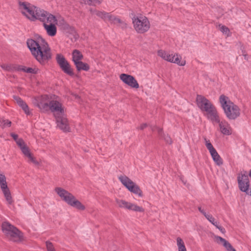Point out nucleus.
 <instances>
[{"label":"nucleus","mask_w":251,"mask_h":251,"mask_svg":"<svg viewBox=\"0 0 251 251\" xmlns=\"http://www.w3.org/2000/svg\"><path fill=\"white\" fill-rule=\"evenodd\" d=\"M26 44L32 55L40 64L45 65L51 59V49L43 38L28 39Z\"/></svg>","instance_id":"1"},{"label":"nucleus","mask_w":251,"mask_h":251,"mask_svg":"<svg viewBox=\"0 0 251 251\" xmlns=\"http://www.w3.org/2000/svg\"><path fill=\"white\" fill-rule=\"evenodd\" d=\"M219 102L228 119L234 120L240 116V108L232 102L228 97L221 95L219 97Z\"/></svg>","instance_id":"2"},{"label":"nucleus","mask_w":251,"mask_h":251,"mask_svg":"<svg viewBox=\"0 0 251 251\" xmlns=\"http://www.w3.org/2000/svg\"><path fill=\"white\" fill-rule=\"evenodd\" d=\"M198 107L203 113L207 119L211 121L219 114L216 107L208 99L201 95H198L196 99Z\"/></svg>","instance_id":"3"},{"label":"nucleus","mask_w":251,"mask_h":251,"mask_svg":"<svg viewBox=\"0 0 251 251\" xmlns=\"http://www.w3.org/2000/svg\"><path fill=\"white\" fill-rule=\"evenodd\" d=\"M19 8L20 12L31 21L37 20L42 9L27 2H19Z\"/></svg>","instance_id":"4"},{"label":"nucleus","mask_w":251,"mask_h":251,"mask_svg":"<svg viewBox=\"0 0 251 251\" xmlns=\"http://www.w3.org/2000/svg\"><path fill=\"white\" fill-rule=\"evenodd\" d=\"M55 191L61 199L69 205L79 210L85 209V206L68 191L60 187L56 188Z\"/></svg>","instance_id":"5"},{"label":"nucleus","mask_w":251,"mask_h":251,"mask_svg":"<svg viewBox=\"0 0 251 251\" xmlns=\"http://www.w3.org/2000/svg\"><path fill=\"white\" fill-rule=\"evenodd\" d=\"M2 230L5 237L9 240L19 242L23 240V233L15 226L7 222H4L1 226Z\"/></svg>","instance_id":"6"},{"label":"nucleus","mask_w":251,"mask_h":251,"mask_svg":"<svg viewBox=\"0 0 251 251\" xmlns=\"http://www.w3.org/2000/svg\"><path fill=\"white\" fill-rule=\"evenodd\" d=\"M132 22L133 27L138 33H144L150 28L151 24L149 19L143 15H134L132 18Z\"/></svg>","instance_id":"7"},{"label":"nucleus","mask_w":251,"mask_h":251,"mask_svg":"<svg viewBox=\"0 0 251 251\" xmlns=\"http://www.w3.org/2000/svg\"><path fill=\"white\" fill-rule=\"evenodd\" d=\"M157 55L166 61L176 64L180 66H183L186 64L185 60L182 59L181 55L177 53L170 54L165 50H160L157 51Z\"/></svg>","instance_id":"8"},{"label":"nucleus","mask_w":251,"mask_h":251,"mask_svg":"<svg viewBox=\"0 0 251 251\" xmlns=\"http://www.w3.org/2000/svg\"><path fill=\"white\" fill-rule=\"evenodd\" d=\"M119 179L129 191L142 197L143 193L140 187L127 176L123 175L119 176Z\"/></svg>","instance_id":"9"},{"label":"nucleus","mask_w":251,"mask_h":251,"mask_svg":"<svg viewBox=\"0 0 251 251\" xmlns=\"http://www.w3.org/2000/svg\"><path fill=\"white\" fill-rule=\"evenodd\" d=\"M215 117L211 122L214 125L218 124L220 132L225 135H231L232 129L229 124L225 119L221 120L219 114Z\"/></svg>","instance_id":"10"},{"label":"nucleus","mask_w":251,"mask_h":251,"mask_svg":"<svg viewBox=\"0 0 251 251\" xmlns=\"http://www.w3.org/2000/svg\"><path fill=\"white\" fill-rule=\"evenodd\" d=\"M52 96L48 95H42L36 97L33 100V103L38 107L43 112L47 111L49 110L50 101Z\"/></svg>","instance_id":"11"},{"label":"nucleus","mask_w":251,"mask_h":251,"mask_svg":"<svg viewBox=\"0 0 251 251\" xmlns=\"http://www.w3.org/2000/svg\"><path fill=\"white\" fill-rule=\"evenodd\" d=\"M50 109L54 114L55 117L62 115L65 113V108L62 103L59 100L57 97H52L49 107Z\"/></svg>","instance_id":"12"},{"label":"nucleus","mask_w":251,"mask_h":251,"mask_svg":"<svg viewBox=\"0 0 251 251\" xmlns=\"http://www.w3.org/2000/svg\"><path fill=\"white\" fill-rule=\"evenodd\" d=\"M0 188L7 203L11 204L13 202V200L10 191L8 187L6 178L5 175L1 173H0Z\"/></svg>","instance_id":"13"},{"label":"nucleus","mask_w":251,"mask_h":251,"mask_svg":"<svg viewBox=\"0 0 251 251\" xmlns=\"http://www.w3.org/2000/svg\"><path fill=\"white\" fill-rule=\"evenodd\" d=\"M37 20L43 23V26L46 25H49L58 23L57 19L54 15L43 9L42 10Z\"/></svg>","instance_id":"14"},{"label":"nucleus","mask_w":251,"mask_h":251,"mask_svg":"<svg viewBox=\"0 0 251 251\" xmlns=\"http://www.w3.org/2000/svg\"><path fill=\"white\" fill-rule=\"evenodd\" d=\"M115 201L117 205L120 208H125L136 212H143L144 211V209L143 207L139 206L135 204L126 201L125 200L116 199Z\"/></svg>","instance_id":"15"},{"label":"nucleus","mask_w":251,"mask_h":251,"mask_svg":"<svg viewBox=\"0 0 251 251\" xmlns=\"http://www.w3.org/2000/svg\"><path fill=\"white\" fill-rule=\"evenodd\" d=\"M237 181L239 189L242 192L248 193L250 187V180L247 173L245 172L239 174Z\"/></svg>","instance_id":"16"},{"label":"nucleus","mask_w":251,"mask_h":251,"mask_svg":"<svg viewBox=\"0 0 251 251\" xmlns=\"http://www.w3.org/2000/svg\"><path fill=\"white\" fill-rule=\"evenodd\" d=\"M120 79L126 84L132 88L138 89L139 85L134 76L126 74H122L119 76Z\"/></svg>","instance_id":"17"},{"label":"nucleus","mask_w":251,"mask_h":251,"mask_svg":"<svg viewBox=\"0 0 251 251\" xmlns=\"http://www.w3.org/2000/svg\"><path fill=\"white\" fill-rule=\"evenodd\" d=\"M198 210L210 223L218 228L223 234L226 233V229L220 225L219 222L216 221L212 215L207 213L201 206L198 207Z\"/></svg>","instance_id":"18"},{"label":"nucleus","mask_w":251,"mask_h":251,"mask_svg":"<svg viewBox=\"0 0 251 251\" xmlns=\"http://www.w3.org/2000/svg\"><path fill=\"white\" fill-rule=\"evenodd\" d=\"M18 146L20 148L24 155L28 158L29 161L36 165L39 164V162L35 159V158L31 153L29 148L27 147L24 141L22 143H21V141H19L18 143Z\"/></svg>","instance_id":"19"},{"label":"nucleus","mask_w":251,"mask_h":251,"mask_svg":"<svg viewBox=\"0 0 251 251\" xmlns=\"http://www.w3.org/2000/svg\"><path fill=\"white\" fill-rule=\"evenodd\" d=\"M57 126L64 131H70V127L68 119L64 114L62 115H58L55 117Z\"/></svg>","instance_id":"20"},{"label":"nucleus","mask_w":251,"mask_h":251,"mask_svg":"<svg viewBox=\"0 0 251 251\" xmlns=\"http://www.w3.org/2000/svg\"><path fill=\"white\" fill-rule=\"evenodd\" d=\"M214 239L217 244L222 245L225 248L226 251H236L231 244L225 239L220 236L215 235L214 236Z\"/></svg>","instance_id":"21"},{"label":"nucleus","mask_w":251,"mask_h":251,"mask_svg":"<svg viewBox=\"0 0 251 251\" xmlns=\"http://www.w3.org/2000/svg\"><path fill=\"white\" fill-rule=\"evenodd\" d=\"M13 99L17 104L23 109L26 115H32V112L30 110L28 105L21 98L17 96H14Z\"/></svg>","instance_id":"22"},{"label":"nucleus","mask_w":251,"mask_h":251,"mask_svg":"<svg viewBox=\"0 0 251 251\" xmlns=\"http://www.w3.org/2000/svg\"><path fill=\"white\" fill-rule=\"evenodd\" d=\"M57 24H52L51 25H46L44 27L47 34L50 36H54L57 33V27L56 26Z\"/></svg>","instance_id":"23"},{"label":"nucleus","mask_w":251,"mask_h":251,"mask_svg":"<svg viewBox=\"0 0 251 251\" xmlns=\"http://www.w3.org/2000/svg\"><path fill=\"white\" fill-rule=\"evenodd\" d=\"M209 153L216 165L221 166L223 164V159L215 149L209 152Z\"/></svg>","instance_id":"24"},{"label":"nucleus","mask_w":251,"mask_h":251,"mask_svg":"<svg viewBox=\"0 0 251 251\" xmlns=\"http://www.w3.org/2000/svg\"><path fill=\"white\" fill-rule=\"evenodd\" d=\"M106 22H109L113 24H119L123 23V22L117 17L112 15L111 13H108L105 20Z\"/></svg>","instance_id":"25"},{"label":"nucleus","mask_w":251,"mask_h":251,"mask_svg":"<svg viewBox=\"0 0 251 251\" xmlns=\"http://www.w3.org/2000/svg\"><path fill=\"white\" fill-rule=\"evenodd\" d=\"M90 13L93 15H96L99 17L101 18L105 21L108 13L104 11H99L95 9L91 8L90 9Z\"/></svg>","instance_id":"26"},{"label":"nucleus","mask_w":251,"mask_h":251,"mask_svg":"<svg viewBox=\"0 0 251 251\" xmlns=\"http://www.w3.org/2000/svg\"><path fill=\"white\" fill-rule=\"evenodd\" d=\"M73 61L74 64L81 61L83 58L82 54L78 50H75L72 52Z\"/></svg>","instance_id":"27"},{"label":"nucleus","mask_w":251,"mask_h":251,"mask_svg":"<svg viewBox=\"0 0 251 251\" xmlns=\"http://www.w3.org/2000/svg\"><path fill=\"white\" fill-rule=\"evenodd\" d=\"M56 61L61 69L69 63L65 58L60 54H57L56 55Z\"/></svg>","instance_id":"28"},{"label":"nucleus","mask_w":251,"mask_h":251,"mask_svg":"<svg viewBox=\"0 0 251 251\" xmlns=\"http://www.w3.org/2000/svg\"><path fill=\"white\" fill-rule=\"evenodd\" d=\"M75 65L77 70L78 71H80L81 70L88 71L90 69V67L88 65V64L84 63L81 61H79L78 62H76L75 64Z\"/></svg>","instance_id":"29"},{"label":"nucleus","mask_w":251,"mask_h":251,"mask_svg":"<svg viewBox=\"0 0 251 251\" xmlns=\"http://www.w3.org/2000/svg\"><path fill=\"white\" fill-rule=\"evenodd\" d=\"M176 245L178 248V251H187L184 242L180 237H177L176 238Z\"/></svg>","instance_id":"30"},{"label":"nucleus","mask_w":251,"mask_h":251,"mask_svg":"<svg viewBox=\"0 0 251 251\" xmlns=\"http://www.w3.org/2000/svg\"><path fill=\"white\" fill-rule=\"evenodd\" d=\"M61 69L65 73L70 76L74 75L73 70L69 63H68V65H66V66H64Z\"/></svg>","instance_id":"31"},{"label":"nucleus","mask_w":251,"mask_h":251,"mask_svg":"<svg viewBox=\"0 0 251 251\" xmlns=\"http://www.w3.org/2000/svg\"><path fill=\"white\" fill-rule=\"evenodd\" d=\"M219 29L223 34L226 35V36H230L231 34L229 28L226 26L225 25H219Z\"/></svg>","instance_id":"32"},{"label":"nucleus","mask_w":251,"mask_h":251,"mask_svg":"<svg viewBox=\"0 0 251 251\" xmlns=\"http://www.w3.org/2000/svg\"><path fill=\"white\" fill-rule=\"evenodd\" d=\"M22 70L27 73L35 74L38 73V69L37 68H29L25 67Z\"/></svg>","instance_id":"33"},{"label":"nucleus","mask_w":251,"mask_h":251,"mask_svg":"<svg viewBox=\"0 0 251 251\" xmlns=\"http://www.w3.org/2000/svg\"><path fill=\"white\" fill-rule=\"evenodd\" d=\"M11 122L3 118H0V126L3 128L11 126Z\"/></svg>","instance_id":"34"},{"label":"nucleus","mask_w":251,"mask_h":251,"mask_svg":"<svg viewBox=\"0 0 251 251\" xmlns=\"http://www.w3.org/2000/svg\"><path fill=\"white\" fill-rule=\"evenodd\" d=\"M204 141L205 143V145L207 148V150L209 151V152H211L212 151L215 150V149L213 147V145L211 143L210 141L207 139L206 138H204Z\"/></svg>","instance_id":"35"},{"label":"nucleus","mask_w":251,"mask_h":251,"mask_svg":"<svg viewBox=\"0 0 251 251\" xmlns=\"http://www.w3.org/2000/svg\"><path fill=\"white\" fill-rule=\"evenodd\" d=\"M103 0H87V3L90 5H96L100 4Z\"/></svg>","instance_id":"36"},{"label":"nucleus","mask_w":251,"mask_h":251,"mask_svg":"<svg viewBox=\"0 0 251 251\" xmlns=\"http://www.w3.org/2000/svg\"><path fill=\"white\" fill-rule=\"evenodd\" d=\"M46 245L47 251H55L53 244L50 242L47 241Z\"/></svg>","instance_id":"37"},{"label":"nucleus","mask_w":251,"mask_h":251,"mask_svg":"<svg viewBox=\"0 0 251 251\" xmlns=\"http://www.w3.org/2000/svg\"><path fill=\"white\" fill-rule=\"evenodd\" d=\"M11 136L13 137L14 140L16 141L17 145H18V143L19 141H21V143L24 142V140L22 138H19L18 135L15 133H11Z\"/></svg>","instance_id":"38"},{"label":"nucleus","mask_w":251,"mask_h":251,"mask_svg":"<svg viewBox=\"0 0 251 251\" xmlns=\"http://www.w3.org/2000/svg\"><path fill=\"white\" fill-rule=\"evenodd\" d=\"M0 67L2 69L6 71H8L10 69V66L7 64H1L0 65Z\"/></svg>","instance_id":"39"},{"label":"nucleus","mask_w":251,"mask_h":251,"mask_svg":"<svg viewBox=\"0 0 251 251\" xmlns=\"http://www.w3.org/2000/svg\"><path fill=\"white\" fill-rule=\"evenodd\" d=\"M147 126V124H142L138 127L139 129L143 130Z\"/></svg>","instance_id":"40"},{"label":"nucleus","mask_w":251,"mask_h":251,"mask_svg":"<svg viewBox=\"0 0 251 251\" xmlns=\"http://www.w3.org/2000/svg\"><path fill=\"white\" fill-rule=\"evenodd\" d=\"M166 142L169 143V144H171L172 143V140H171V139L170 138V137H167L166 139H165Z\"/></svg>","instance_id":"41"},{"label":"nucleus","mask_w":251,"mask_h":251,"mask_svg":"<svg viewBox=\"0 0 251 251\" xmlns=\"http://www.w3.org/2000/svg\"><path fill=\"white\" fill-rule=\"evenodd\" d=\"M157 128L158 133H159V134L161 133L162 129L160 128Z\"/></svg>","instance_id":"42"},{"label":"nucleus","mask_w":251,"mask_h":251,"mask_svg":"<svg viewBox=\"0 0 251 251\" xmlns=\"http://www.w3.org/2000/svg\"><path fill=\"white\" fill-rule=\"evenodd\" d=\"M243 55L245 56V59H248V58H247V55H246V54H243Z\"/></svg>","instance_id":"43"},{"label":"nucleus","mask_w":251,"mask_h":251,"mask_svg":"<svg viewBox=\"0 0 251 251\" xmlns=\"http://www.w3.org/2000/svg\"><path fill=\"white\" fill-rule=\"evenodd\" d=\"M249 175L251 177V171H250V173L249 174Z\"/></svg>","instance_id":"44"},{"label":"nucleus","mask_w":251,"mask_h":251,"mask_svg":"<svg viewBox=\"0 0 251 251\" xmlns=\"http://www.w3.org/2000/svg\"><path fill=\"white\" fill-rule=\"evenodd\" d=\"M75 97H76V98H79L78 96H76V95H75Z\"/></svg>","instance_id":"45"}]
</instances>
